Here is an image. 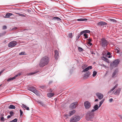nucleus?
Segmentation results:
<instances>
[{"instance_id": "nucleus-2", "label": "nucleus", "mask_w": 122, "mask_h": 122, "mask_svg": "<svg viewBox=\"0 0 122 122\" xmlns=\"http://www.w3.org/2000/svg\"><path fill=\"white\" fill-rule=\"evenodd\" d=\"M100 43L101 46L105 49L106 48L108 44V41L104 38H102L101 39Z\"/></svg>"}, {"instance_id": "nucleus-61", "label": "nucleus", "mask_w": 122, "mask_h": 122, "mask_svg": "<svg viewBox=\"0 0 122 122\" xmlns=\"http://www.w3.org/2000/svg\"><path fill=\"white\" fill-rule=\"evenodd\" d=\"M121 118L122 119V116L121 117Z\"/></svg>"}, {"instance_id": "nucleus-11", "label": "nucleus", "mask_w": 122, "mask_h": 122, "mask_svg": "<svg viewBox=\"0 0 122 122\" xmlns=\"http://www.w3.org/2000/svg\"><path fill=\"white\" fill-rule=\"evenodd\" d=\"M96 95L99 99H101L103 98V95L101 93H96Z\"/></svg>"}, {"instance_id": "nucleus-51", "label": "nucleus", "mask_w": 122, "mask_h": 122, "mask_svg": "<svg viewBox=\"0 0 122 122\" xmlns=\"http://www.w3.org/2000/svg\"><path fill=\"white\" fill-rule=\"evenodd\" d=\"M113 100V99L111 98L109 100V101L110 102H111Z\"/></svg>"}, {"instance_id": "nucleus-8", "label": "nucleus", "mask_w": 122, "mask_h": 122, "mask_svg": "<svg viewBox=\"0 0 122 122\" xmlns=\"http://www.w3.org/2000/svg\"><path fill=\"white\" fill-rule=\"evenodd\" d=\"M17 44V42L16 41H12L10 42L8 45L9 47L12 48L14 47Z\"/></svg>"}, {"instance_id": "nucleus-41", "label": "nucleus", "mask_w": 122, "mask_h": 122, "mask_svg": "<svg viewBox=\"0 0 122 122\" xmlns=\"http://www.w3.org/2000/svg\"><path fill=\"white\" fill-rule=\"evenodd\" d=\"M83 49L82 48L80 47H79L78 48V50L80 51L81 52L83 50Z\"/></svg>"}, {"instance_id": "nucleus-18", "label": "nucleus", "mask_w": 122, "mask_h": 122, "mask_svg": "<svg viewBox=\"0 0 122 122\" xmlns=\"http://www.w3.org/2000/svg\"><path fill=\"white\" fill-rule=\"evenodd\" d=\"M53 19L54 20H56L57 21H61V19L60 18L57 17H54Z\"/></svg>"}, {"instance_id": "nucleus-37", "label": "nucleus", "mask_w": 122, "mask_h": 122, "mask_svg": "<svg viewBox=\"0 0 122 122\" xmlns=\"http://www.w3.org/2000/svg\"><path fill=\"white\" fill-rule=\"evenodd\" d=\"M115 88L114 87H113L112 89H111V90H110V91H109L108 92V93H111V92L113 91L115 89Z\"/></svg>"}, {"instance_id": "nucleus-40", "label": "nucleus", "mask_w": 122, "mask_h": 122, "mask_svg": "<svg viewBox=\"0 0 122 122\" xmlns=\"http://www.w3.org/2000/svg\"><path fill=\"white\" fill-rule=\"evenodd\" d=\"M68 36L69 37L71 38L73 36L72 34V33H69L68 35Z\"/></svg>"}, {"instance_id": "nucleus-25", "label": "nucleus", "mask_w": 122, "mask_h": 122, "mask_svg": "<svg viewBox=\"0 0 122 122\" xmlns=\"http://www.w3.org/2000/svg\"><path fill=\"white\" fill-rule=\"evenodd\" d=\"M76 112V111L75 110H73L69 113V116H71V115H73Z\"/></svg>"}, {"instance_id": "nucleus-10", "label": "nucleus", "mask_w": 122, "mask_h": 122, "mask_svg": "<svg viewBox=\"0 0 122 122\" xmlns=\"http://www.w3.org/2000/svg\"><path fill=\"white\" fill-rule=\"evenodd\" d=\"M77 106V102H74L71 104L70 106L69 107L70 109H73L76 108Z\"/></svg>"}, {"instance_id": "nucleus-34", "label": "nucleus", "mask_w": 122, "mask_h": 122, "mask_svg": "<svg viewBox=\"0 0 122 122\" xmlns=\"http://www.w3.org/2000/svg\"><path fill=\"white\" fill-rule=\"evenodd\" d=\"M115 50H116V52L117 53H119V52L120 51L119 50V48L117 47L116 48H115Z\"/></svg>"}, {"instance_id": "nucleus-57", "label": "nucleus", "mask_w": 122, "mask_h": 122, "mask_svg": "<svg viewBox=\"0 0 122 122\" xmlns=\"http://www.w3.org/2000/svg\"><path fill=\"white\" fill-rule=\"evenodd\" d=\"M98 100V99H96L95 100V102H97Z\"/></svg>"}, {"instance_id": "nucleus-38", "label": "nucleus", "mask_w": 122, "mask_h": 122, "mask_svg": "<svg viewBox=\"0 0 122 122\" xmlns=\"http://www.w3.org/2000/svg\"><path fill=\"white\" fill-rule=\"evenodd\" d=\"M18 120V119L17 118H15L13 120L10 121L9 122H16Z\"/></svg>"}, {"instance_id": "nucleus-5", "label": "nucleus", "mask_w": 122, "mask_h": 122, "mask_svg": "<svg viewBox=\"0 0 122 122\" xmlns=\"http://www.w3.org/2000/svg\"><path fill=\"white\" fill-rule=\"evenodd\" d=\"M80 119V117L79 116H75L70 119L71 122H76L79 121Z\"/></svg>"}, {"instance_id": "nucleus-4", "label": "nucleus", "mask_w": 122, "mask_h": 122, "mask_svg": "<svg viewBox=\"0 0 122 122\" xmlns=\"http://www.w3.org/2000/svg\"><path fill=\"white\" fill-rule=\"evenodd\" d=\"M120 61L119 59L116 60L110 63V66L112 68L117 66L119 64Z\"/></svg>"}, {"instance_id": "nucleus-26", "label": "nucleus", "mask_w": 122, "mask_h": 122, "mask_svg": "<svg viewBox=\"0 0 122 122\" xmlns=\"http://www.w3.org/2000/svg\"><path fill=\"white\" fill-rule=\"evenodd\" d=\"M112 55H111V53L109 52H107V56L108 58H110L112 57Z\"/></svg>"}, {"instance_id": "nucleus-43", "label": "nucleus", "mask_w": 122, "mask_h": 122, "mask_svg": "<svg viewBox=\"0 0 122 122\" xmlns=\"http://www.w3.org/2000/svg\"><path fill=\"white\" fill-rule=\"evenodd\" d=\"M25 53L24 52H21L19 54L20 55H25Z\"/></svg>"}, {"instance_id": "nucleus-58", "label": "nucleus", "mask_w": 122, "mask_h": 122, "mask_svg": "<svg viewBox=\"0 0 122 122\" xmlns=\"http://www.w3.org/2000/svg\"><path fill=\"white\" fill-rule=\"evenodd\" d=\"M92 53V54H94V55H95V53H94V52H93Z\"/></svg>"}, {"instance_id": "nucleus-13", "label": "nucleus", "mask_w": 122, "mask_h": 122, "mask_svg": "<svg viewBox=\"0 0 122 122\" xmlns=\"http://www.w3.org/2000/svg\"><path fill=\"white\" fill-rule=\"evenodd\" d=\"M107 23L102 21H100L98 23V25L102 26L107 25Z\"/></svg>"}, {"instance_id": "nucleus-14", "label": "nucleus", "mask_w": 122, "mask_h": 122, "mask_svg": "<svg viewBox=\"0 0 122 122\" xmlns=\"http://www.w3.org/2000/svg\"><path fill=\"white\" fill-rule=\"evenodd\" d=\"M55 59L56 60H57L59 56V53L58 51L57 50H55Z\"/></svg>"}, {"instance_id": "nucleus-35", "label": "nucleus", "mask_w": 122, "mask_h": 122, "mask_svg": "<svg viewBox=\"0 0 122 122\" xmlns=\"http://www.w3.org/2000/svg\"><path fill=\"white\" fill-rule=\"evenodd\" d=\"M104 100H102L101 101L99 102V107H100L101 105L102 104V103H103L104 101Z\"/></svg>"}, {"instance_id": "nucleus-16", "label": "nucleus", "mask_w": 122, "mask_h": 122, "mask_svg": "<svg viewBox=\"0 0 122 122\" xmlns=\"http://www.w3.org/2000/svg\"><path fill=\"white\" fill-rule=\"evenodd\" d=\"M121 89L120 88H118L114 92V94L115 95H118L119 94L120 91Z\"/></svg>"}, {"instance_id": "nucleus-49", "label": "nucleus", "mask_w": 122, "mask_h": 122, "mask_svg": "<svg viewBox=\"0 0 122 122\" xmlns=\"http://www.w3.org/2000/svg\"><path fill=\"white\" fill-rule=\"evenodd\" d=\"M3 28L4 30H5L7 28V27L6 26L4 25L3 26Z\"/></svg>"}, {"instance_id": "nucleus-29", "label": "nucleus", "mask_w": 122, "mask_h": 122, "mask_svg": "<svg viewBox=\"0 0 122 122\" xmlns=\"http://www.w3.org/2000/svg\"><path fill=\"white\" fill-rule=\"evenodd\" d=\"M15 106L12 105H11L9 107V108L10 109H15Z\"/></svg>"}, {"instance_id": "nucleus-31", "label": "nucleus", "mask_w": 122, "mask_h": 122, "mask_svg": "<svg viewBox=\"0 0 122 122\" xmlns=\"http://www.w3.org/2000/svg\"><path fill=\"white\" fill-rule=\"evenodd\" d=\"M39 72V71H35L31 73H30L29 74L30 75H32L33 74H34L36 73H37L38 72Z\"/></svg>"}, {"instance_id": "nucleus-59", "label": "nucleus", "mask_w": 122, "mask_h": 122, "mask_svg": "<svg viewBox=\"0 0 122 122\" xmlns=\"http://www.w3.org/2000/svg\"><path fill=\"white\" fill-rule=\"evenodd\" d=\"M11 80H13V78L12 77H11Z\"/></svg>"}, {"instance_id": "nucleus-42", "label": "nucleus", "mask_w": 122, "mask_h": 122, "mask_svg": "<svg viewBox=\"0 0 122 122\" xmlns=\"http://www.w3.org/2000/svg\"><path fill=\"white\" fill-rule=\"evenodd\" d=\"M88 70V69L87 68H87H86L85 69H84L83 71H82V72H85L86 71H87Z\"/></svg>"}, {"instance_id": "nucleus-20", "label": "nucleus", "mask_w": 122, "mask_h": 122, "mask_svg": "<svg viewBox=\"0 0 122 122\" xmlns=\"http://www.w3.org/2000/svg\"><path fill=\"white\" fill-rule=\"evenodd\" d=\"M83 32H81L76 37V40L77 41L80 37L83 34Z\"/></svg>"}, {"instance_id": "nucleus-23", "label": "nucleus", "mask_w": 122, "mask_h": 122, "mask_svg": "<svg viewBox=\"0 0 122 122\" xmlns=\"http://www.w3.org/2000/svg\"><path fill=\"white\" fill-rule=\"evenodd\" d=\"M90 72L88 71L84 75V76L86 77H88L90 75Z\"/></svg>"}, {"instance_id": "nucleus-30", "label": "nucleus", "mask_w": 122, "mask_h": 122, "mask_svg": "<svg viewBox=\"0 0 122 122\" xmlns=\"http://www.w3.org/2000/svg\"><path fill=\"white\" fill-rule=\"evenodd\" d=\"M21 75V73H19L17 75H15L14 76L12 77L13 80L15 79L16 77L18 76H19Z\"/></svg>"}, {"instance_id": "nucleus-52", "label": "nucleus", "mask_w": 122, "mask_h": 122, "mask_svg": "<svg viewBox=\"0 0 122 122\" xmlns=\"http://www.w3.org/2000/svg\"><path fill=\"white\" fill-rule=\"evenodd\" d=\"M88 44L90 45V46H91L92 45V43H91L90 42H88Z\"/></svg>"}, {"instance_id": "nucleus-32", "label": "nucleus", "mask_w": 122, "mask_h": 122, "mask_svg": "<svg viewBox=\"0 0 122 122\" xmlns=\"http://www.w3.org/2000/svg\"><path fill=\"white\" fill-rule=\"evenodd\" d=\"M16 14H17L18 15H19L20 16H22L24 17H25L26 16L25 15H24L22 14H20L19 13H16Z\"/></svg>"}, {"instance_id": "nucleus-50", "label": "nucleus", "mask_w": 122, "mask_h": 122, "mask_svg": "<svg viewBox=\"0 0 122 122\" xmlns=\"http://www.w3.org/2000/svg\"><path fill=\"white\" fill-rule=\"evenodd\" d=\"M12 80L11 78H9L7 80L8 81H11Z\"/></svg>"}, {"instance_id": "nucleus-15", "label": "nucleus", "mask_w": 122, "mask_h": 122, "mask_svg": "<svg viewBox=\"0 0 122 122\" xmlns=\"http://www.w3.org/2000/svg\"><path fill=\"white\" fill-rule=\"evenodd\" d=\"M28 89L33 92H35V91L36 90V88L33 86L29 87L28 88Z\"/></svg>"}, {"instance_id": "nucleus-24", "label": "nucleus", "mask_w": 122, "mask_h": 122, "mask_svg": "<svg viewBox=\"0 0 122 122\" xmlns=\"http://www.w3.org/2000/svg\"><path fill=\"white\" fill-rule=\"evenodd\" d=\"M102 59L104 61L106 62H107V63L109 62V61L108 59L106 57L103 56L102 57Z\"/></svg>"}, {"instance_id": "nucleus-55", "label": "nucleus", "mask_w": 122, "mask_h": 122, "mask_svg": "<svg viewBox=\"0 0 122 122\" xmlns=\"http://www.w3.org/2000/svg\"><path fill=\"white\" fill-rule=\"evenodd\" d=\"M25 109H26L27 110H29V108L28 107H26V108Z\"/></svg>"}, {"instance_id": "nucleus-19", "label": "nucleus", "mask_w": 122, "mask_h": 122, "mask_svg": "<svg viewBox=\"0 0 122 122\" xmlns=\"http://www.w3.org/2000/svg\"><path fill=\"white\" fill-rule=\"evenodd\" d=\"M13 15V14L11 13H7L5 17L6 18H9V17Z\"/></svg>"}, {"instance_id": "nucleus-1", "label": "nucleus", "mask_w": 122, "mask_h": 122, "mask_svg": "<svg viewBox=\"0 0 122 122\" xmlns=\"http://www.w3.org/2000/svg\"><path fill=\"white\" fill-rule=\"evenodd\" d=\"M49 61V58L47 56L42 57L40 60L39 66L40 67H43L48 64Z\"/></svg>"}, {"instance_id": "nucleus-45", "label": "nucleus", "mask_w": 122, "mask_h": 122, "mask_svg": "<svg viewBox=\"0 0 122 122\" xmlns=\"http://www.w3.org/2000/svg\"><path fill=\"white\" fill-rule=\"evenodd\" d=\"M20 116H21L22 114H23V112L21 109L20 110Z\"/></svg>"}, {"instance_id": "nucleus-33", "label": "nucleus", "mask_w": 122, "mask_h": 122, "mask_svg": "<svg viewBox=\"0 0 122 122\" xmlns=\"http://www.w3.org/2000/svg\"><path fill=\"white\" fill-rule=\"evenodd\" d=\"M5 119L4 118L3 116H1L0 117V120L1 121L4 122L5 121Z\"/></svg>"}, {"instance_id": "nucleus-54", "label": "nucleus", "mask_w": 122, "mask_h": 122, "mask_svg": "<svg viewBox=\"0 0 122 122\" xmlns=\"http://www.w3.org/2000/svg\"><path fill=\"white\" fill-rule=\"evenodd\" d=\"M53 82V81H50L49 82V84H50L52 83Z\"/></svg>"}, {"instance_id": "nucleus-7", "label": "nucleus", "mask_w": 122, "mask_h": 122, "mask_svg": "<svg viewBox=\"0 0 122 122\" xmlns=\"http://www.w3.org/2000/svg\"><path fill=\"white\" fill-rule=\"evenodd\" d=\"M91 31L89 30H83L81 32H83V36L85 37V39H87L88 37V34L87 33H90Z\"/></svg>"}, {"instance_id": "nucleus-21", "label": "nucleus", "mask_w": 122, "mask_h": 122, "mask_svg": "<svg viewBox=\"0 0 122 122\" xmlns=\"http://www.w3.org/2000/svg\"><path fill=\"white\" fill-rule=\"evenodd\" d=\"M33 93H35L36 95L38 96H40V94L38 91L37 90H36Z\"/></svg>"}, {"instance_id": "nucleus-46", "label": "nucleus", "mask_w": 122, "mask_h": 122, "mask_svg": "<svg viewBox=\"0 0 122 122\" xmlns=\"http://www.w3.org/2000/svg\"><path fill=\"white\" fill-rule=\"evenodd\" d=\"M87 40L89 42H90L92 41V39L90 38H89L88 39H87Z\"/></svg>"}, {"instance_id": "nucleus-3", "label": "nucleus", "mask_w": 122, "mask_h": 122, "mask_svg": "<svg viewBox=\"0 0 122 122\" xmlns=\"http://www.w3.org/2000/svg\"><path fill=\"white\" fill-rule=\"evenodd\" d=\"M94 112L91 111H89L86 114V118L87 120L92 121L94 117Z\"/></svg>"}, {"instance_id": "nucleus-12", "label": "nucleus", "mask_w": 122, "mask_h": 122, "mask_svg": "<svg viewBox=\"0 0 122 122\" xmlns=\"http://www.w3.org/2000/svg\"><path fill=\"white\" fill-rule=\"evenodd\" d=\"M99 107L98 106V105L96 104L93 107V109H92L91 112H94L97 110Z\"/></svg>"}, {"instance_id": "nucleus-47", "label": "nucleus", "mask_w": 122, "mask_h": 122, "mask_svg": "<svg viewBox=\"0 0 122 122\" xmlns=\"http://www.w3.org/2000/svg\"><path fill=\"white\" fill-rule=\"evenodd\" d=\"M88 69L89 70H90V69H92V66H88L87 67Z\"/></svg>"}, {"instance_id": "nucleus-39", "label": "nucleus", "mask_w": 122, "mask_h": 122, "mask_svg": "<svg viewBox=\"0 0 122 122\" xmlns=\"http://www.w3.org/2000/svg\"><path fill=\"white\" fill-rule=\"evenodd\" d=\"M97 72L95 71H94L93 72V76L94 77L97 74Z\"/></svg>"}, {"instance_id": "nucleus-22", "label": "nucleus", "mask_w": 122, "mask_h": 122, "mask_svg": "<svg viewBox=\"0 0 122 122\" xmlns=\"http://www.w3.org/2000/svg\"><path fill=\"white\" fill-rule=\"evenodd\" d=\"M54 95V94L53 93H49L47 94V96L50 98H51Z\"/></svg>"}, {"instance_id": "nucleus-53", "label": "nucleus", "mask_w": 122, "mask_h": 122, "mask_svg": "<svg viewBox=\"0 0 122 122\" xmlns=\"http://www.w3.org/2000/svg\"><path fill=\"white\" fill-rule=\"evenodd\" d=\"M118 85L117 84H116L114 86V87L115 88H116L117 87Z\"/></svg>"}, {"instance_id": "nucleus-27", "label": "nucleus", "mask_w": 122, "mask_h": 122, "mask_svg": "<svg viewBox=\"0 0 122 122\" xmlns=\"http://www.w3.org/2000/svg\"><path fill=\"white\" fill-rule=\"evenodd\" d=\"M78 21H87V19L86 18H81L79 19H78L77 20Z\"/></svg>"}, {"instance_id": "nucleus-44", "label": "nucleus", "mask_w": 122, "mask_h": 122, "mask_svg": "<svg viewBox=\"0 0 122 122\" xmlns=\"http://www.w3.org/2000/svg\"><path fill=\"white\" fill-rule=\"evenodd\" d=\"M10 114L11 116H13L14 115V113L12 111H10Z\"/></svg>"}, {"instance_id": "nucleus-60", "label": "nucleus", "mask_w": 122, "mask_h": 122, "mask_svg": "<svg viewBox=\"0 0 122 122\" xmlns=\"http://www.w3.org/2000/svg\"><path fill=\"white\" fill-rule=\"evenodd\" d=\"M1 115L2 116H3L4 115V114H1Z\"/></svg>"}, {"instance_id": "nucleus-9", "label": "nucleus", "mask_w": 122, "mask_h": 122, "mask_svg": "<svg viewBox=\"0 0 122 122\" xmlns=\"http://www.w3.org/2000/svg\"><path fill=\"white\" fill-rule=\"evenodd\" d=\"M118 72V69H116L114 71L112 75V78H115L117 76Z\"/></svg>"}, {"instance_id": "nucleus-56", "label": "nucleus", "mask_w": 122, "mask_h": 122, "mask_svg": "<svg viewBox=\"0 0 122 122\" xmlns=\"http://www.w3.org/2000/svg\"><path fill=\"white\" fill-rule=\"evenodd\" d=\"M11 117V115H8L7 116V118H10Z\"/></svg>"}, {"instance_id": "nucleus-28", "label": "nucleus", "mask_w": 122, "mask_h": 122, "mask_svg": "<svg viewBox=\"0 0 122 122\" xmlns=\"http://www.w3.org/2000/svg\"><path fill=\"white\" fill-rule=\"evenodd\" d=\"M109 20L110 22H112L113 23H116L117 22L116 20L113 19H110Z\"/></svg>"}, {"instance_id": "nucleus-17", "label": "nucleus", "mask_w": 122, "mask_h": 122, "mask_svg": "<svg viewBox=\"0 0 122 122\" xmlns=\"http://www.w3.org/2000/svg\"><path fill=\"white\" fill-rule=\"evenodd\" d=\"M37 102L38 104H40L43 107H45L46 106V105L41 101H38Z\"/></svg>"}, {"instance_id": "nucleus-36", "label": "nucleus", "mask_w": 122, "mask_h": 122, "mask_svg": "<svg viewBox=\"0 0 122 122\" xmlns=\"http://www.w3.org/2000/svg\"><path fill=\"white\" fill-rule=\"evenodd\" d=\"M21 107L25 109L27 107L24 104H22L21 105Z\"/></svg>"}, {"instance_id": "nucleus-6", "label": "nucleus", "mask_w": 122, "mask_h": 122, "mask_svg": "<svg viewBox=\"0 0 122 122\" xmlns=\"http://www.w3.org/2000/svg\"><path fill=\"white\" fill-rule=\"evenodd\" d=\"M84 105L85 108L86 109H88L91 107V104L88 101H86L84 102Z\"/></svg>"}, {"instance_id": "nucleus-48", "label": "nucleus", "mask_w": 122, "mask_h": 122, "mask_svg": "<svg viewBox=\"0 0 122 122\" xmlns=\"http://www.w3.org/2000/svg\"><path fill=\"white\" fill-rule=\"evenodd\" d=\"M65 116L67 118H68L69 117H70L69 116V113L68 114H66L65 115Z\"/></svg>"}]
</instances>
